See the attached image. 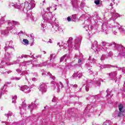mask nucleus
Wrapping results in <instances>:
<instances>
[{"label":"nucleus","mask_w":125,"mask_h":125,"mask_svg":"<svg viewBox=\"0 0 125 125\" xmlns=\"http://www.w3.org/2000/svg\"><path fill=\"white\" fill-rule=\"evenodd\" d=\"M74 87H78V85H77V84H74Z\"/></svg>","instance_id":"1a4fd4ad"},{"label":"nucleus","mask_w":125,"mask_h":125,"mask_svg":"<svg viewBox=\"0 0 125 125\" xmlns=\"http://www.w3.org/2000/svg\"><path fill=\"white\" fill-rule=\"evenodd\" d=\"M49 42H50V43H52V41H51V39L49 40Z\"/></svg>","instance_id":"6e6552de"},{"label":"nucleus","mask_w":125,"mask_h":125,"mask_svg":"<svg viewBox=\"0 0 125 125\" xmlns=\"http://www.w3.org/2000/svg\"><path fill=\"white\" fill-rule=\"evenodd\" d=\"M23 42L26 44H29V41L28 40H27V39H23Z\"/></svg>","instance_id":"7ed1b4c3"},{"label":"nucleus","mask_w":125,"mask_h":125,"mask_svg":"<svg viewBox=\"0 0 125 125\" xmlns=\"http://www.w3.org/2000/svg\"><path fill=\"white\" fill-rule=\"evenodd\" d=\"M95 4L98 5V4H100V0H97L94 1Z\"/></svg>","instance_id":"39448f33"},{"label":"nucleus","mask_w":125,"mask_h":125,"mask_svg":"<svg viewBox=\"0 0 125 125\" xmlns=\"http://www.w3.org/2000/svg\"><path fill=\"white\" fill-rule=\"evenodd\" d=\"M48 74H50V73L48 72Z\"/></svg>","instance_id":"f8f14e48"},{"label":"nucleus","mask_w":125,"mask_h":125,"mask_svg":"<svg viewBox=\"0 0 125 125\" xmlns=\"http://www.w3.org/2000/svg\"><path fill=\"white\" fill-rule=\"evenodd\" d=\"M72 17H76V15H72Z\"/></svg>","instance_id":"9b49d317"},{"label":"nucleus","mask_w":125,"mask_h":125,"mask_svg":"<svg viewBox=\"0 0 125 125\" xmlns=\"http://www.w3.org/2000/svg\"><path fill=\"white\" fill-rule=\"evenodd\" d=\"M42 75H43V73H42Z\"/></svg>","instance_id":"ddd939ff"},{"label":"nucleus","mask_w":125,"mask_h":125,"mask_svg":"<svg viewBox=\"0 0 125 125\" xmlns=\"http://www.w3.org/2000/svg\"><path fill=\"white\" fill-rule=\"evenodd\" d=\"M118 108L119 110V112L118 113V117H124L125 114V109H124V105L122 104H120L118 105Z\"/></svg>","instance_id":"f257e3e1"},{"label":"nucleus","mask_w":125,"mask_h":125,"mask_svg":"<svg viewBox=\"0 0 125 125\" xmlns=\"http://www.w3.org/2000/svg\"><path fill=\"white\" fill-rule=\"evenodd\" d=\"M81 62H82V60H78V63H81Z\"/></svg>","instance_id":"9d476101"},{"label":"nucleus","mask_w":125,"mask_h":125,"mask_svg":"<svg viewBox=\"0 0 125 125\" xmlns=\"http://www.w3.org/2000/svg\"><path fill=\"white\" fill-rule=\"evenodd\" d=\"M12 99H17V96H15L12 98Z\"/></svg>","instance_id":"0eeeda50"},{"label":"nucleus","mask_w":125,"mask_h":125,"mask_svg":"<svg viewBox=\"0 0 125 125\" xmlns=\"http://www.w3.org/2000/svg\"><path fill=\"white\" fill-rule=\"evenodd\" d=\"M67 43L68 44V46H70V45L73 43V38L72 37L69 38Z\"/></svg>","instance_id":"f03ea898"},{"label":"nucleus","mask_w":125,"mask_h":125,"mask_svg":"<svg viewBox=\"0 0 125 125\" xmlns=\"http://www.w3.org/2000/svg\"><path fill=\"white\" fill-rule=\"evenodd\" d=\"M67 21H68L69 22H70V21H71V18L70 17H68L67 18Z\"/></svg>","instance_id":"423d86ee"},{"label":"nucleus","mask_w":125,"mask_h":125,"mask_svg":"<svg viewBox=\"0 0 125 125\" xmlns=\"http://www.w3.org/2000/svg\"><path fill=\"white\" fill-rule=\"evenodd\" d=\"M65 57H66V55L62 57L60 60V62H63V61H64V59H65Z\"/></svg>","instance_id":"20e7f679"}]
</instances>
